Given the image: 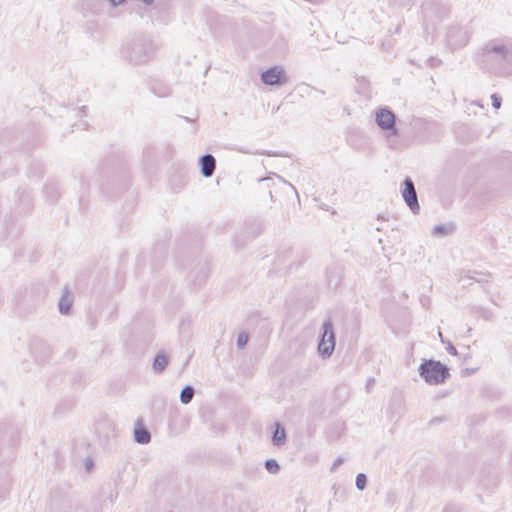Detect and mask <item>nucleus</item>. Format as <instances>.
<instances>
[{
	"label": "nucleus",
	"instance_id": "f257e3e1",
	"mask_svg": "<svg viewBox=\"0 0 512 512\" xmlns=\"http://www.w3.org/2000/svg\"><path fill=\"white\" fill-rule=\"evenodd\" d=\"M480 67L498 77L512 75V45L489 41L482 48Z\"/></svg>",
	"mask_w": 512,
	"mask_h": 512
},
{
	"label": "nucleus",
	"instance_id": "f03ea898",
	"mask_svg": "<svg viewBox=\"0 0 512 512\" xmlns=\"http://www.w3.org/2000/svg\"><path fill=\"white\" fill-rule=\"evenodd\" d=\"M421 378L429 385H440L450 377L449 368L438 360L423 359L418 367Z\"/></svg>",
	"mask_w": 512,
	"mask_h": 512
},
{
	"label": "nucleus",
	"instance_id": "7ed1b4c3",
	"mask_svg": "<svg viewBox=\"0 0 512 512\" xmlns=\"http://www.w3.org/2000/svg\"><path fill=\"white\" fill-rule=\"evenodd\" d=\"M154 48L150 40L143 37L129 42L122 50L123 56L134 64H142L152 57Z\"/></svg>",
	"mask_w": 512,
	"mask_h": 512
},
{
	"label": "nucleus",
	"instance_id": "20e7f679",
	"mask_svg": "<svg viewBox=\"0 0 512 512\" xmlns=\"http://www.w3.org/2000/svg\"><path fill=\"white\" fill-rule=\"evenodd\" d=\"M336 336L332 320H325L321 327L320 340L318 343V354L323 358H329L335 349Z\"/></svg>",
	"mask_w": 512,
	"mask_h": 512
},
{
	"label": "nucleus",
	"instance_id": "39448f33",
	"mask_svg": "<svg viewBox=\"0 0 512 512\" xmlns=\"http://www.w3.org/2000/svg\"><path fill=\"white\" fill-rule=\"evenodd\" d=\"M396 120L395 113L388 107H381L375 113L376 124L387 138L399 136Z\"/></svg>",
	"mask_w": 512,
	"mask_h": 512
},
{
	"label": "nucleus",
	"instance_id": "423d86ee",
	"mask_svg": "<svg viewBox=\"0 0 512 512\" xmlns=\"http://www.w3.org/2000/svg\"><path fill=\"white\" fill-rule=\"evenodd\" d=\"M422 13L425 22L435 20H442L449 15V8L436 0H426L422 4Z\"/></svg>",
	"mask_w": 512,
	"mask_h": 512
},
{
	"label": "nucleus",
	"instance_id": "0eeeda50",
	"mask_svg": "<svg viewBox=\"0 0 512 512\" xmlns=\"http://www.w3.org/2000/svg\"><path fill=\"white\" fill-rule=\"evenodd\" d=\"M401 195L406 205L414 214H418L420 211V205L418 202L417 192L413 180L410 177H406L401 184Z\"/></svg>",
	"mask_w": 512,
	"mask_h": 512
},
{
	"label": "nucleus",
	"instance_id": "6e6552de",
	"mask_svg": "<svg viewBox=\"0 0 512 512\" xmlns=\"http://www.w3.org/2000/svg\"><path fill=\"white\" fill-rule=\"evenodd\" d=\"M261 81L268 86H282L288 79L281 66H273L261 73Z\"/></svg>",
	"mask_w": 512,
	"mask_h": 512
},
{
	"label": "nucleus",
	"instance_id": "1a4fd4ad",
	"mask_svg": "<svg viewBox=\"0 0 512 512\" xmlns=\"http://www.w3.org/2000/svg\"><path fill=\"white\" fill-rule=\"evenodd\" d=\"M447 43L453 48H460L469 41L468 32L461 26H451L446 33Z\"/></svg>",
	"mask_w": 512,
	"mask_h": 512
},
{
	"label": "nucleus",
	"instance_id": "9d476101",
	"mask_svg": "<svg viewBox=\"0 0 512 512\" xmlns=\"http://www.w3.org/2000/svg\"><path fill=\"white\" fill-rule=\"evenodd\" d=\"M200 172L202 176L211 177L216 168V160L212 154H204L199 158Z\"/></svg>",
	"mask_w": 512,
	"mask_h": 512
},
{
	"label": "nucleus",
	"instance_id": "9b49d317",
	"mask_svg": "<svg viewBox=\"0 0 512 512\" xmlns=\"http://www.w3.org/2000/svg\"><path fill=\"white\" fill-rule=\"evenodd\" d=\"M134 441L139 444H148L151 441V434L140 419L135 424Z\"/></svg>",
	"mask_w": 512,
	"mask_h": 512
},
{
	"label": "nucleus",
	"instance_id": "f8f14e48",
	"mask_svg": "<svg viewBox=\"0 0 512 512\" xmlns=\"http://www.w3.org/2000/svg\"><path fill=\"white\" fill-rule=\"evenodd\" d=\"M263 223L257 218H249L245 222V233L248 234V238H254L263 231Z\"/></svg>",
	"mask_w": 512,
	"mask_h": 512
},
{
	"label": "nucleus",
	"instance_id": "ddd939ff",
	"mask_svg": "<svg viewBox=\"0 0 512 512\" xmlns=\"http://www.w3.org/2000/svg\"><path fill=\"white\" fill-rule=\"evenodd\" d=\"M169 364V356L164 351H159L154 359L152 368L156 374L162 373Z\"/></svg>",
	"mask_w": 512,
	"mask_h": 512
},
{
	"label": "nucleus",
	"instance_id": "4468645a",
	"mask_svg": "<svg viewBox=\"0 0 512 512\" xmlns=\"http://www.w3.org/2000/svg\"><path fill=\"white\" fill-rule=\"evenodd\" d=\"M326 276L328 284L337 287L341 283L342 268L338 265H333L327 269Z\"/></svg>",
	"mask_w": 512,
	"mask_h": 512
},
{
	"label": "nucleus",
	"instance_id": "2eb2a0df",
	"mask_svg": "<svg viewBox=\"0 0 512 512\" xmlns=\"http://www.w3.org/2000/svg\"><path fill=\"white\" fill-rule=\"evenodd\" d=\"M72 307V298L70 297L67 287L64 288L63 294L58 302V310L62 315H69Z\"/></svg>",
	"mask_w": 512,
	"mask_h": 512
},
{
	"label": "nucleus",
	"instance_id": "dca6fc26",
	"mask_svg": "<svg viewBox=\"0 0 512 512\" xmlns=\"http://www.w3.org/2000/svg\"><path fill=\"white\" fill-rule=\"evenodd\" d=\"M286 442V431L284 427L276 422L272 433V443L274 446L280 447Z\"/></svg>",
	"mask_w": 512,
	"mask_h": 512
},
{
	"label": "nucleus",
	"instance_id": "f3484780",
	"mask_svg": "<svg viewBox=\"0 0 512 512\" xmlns=\"http://www.w3.org/2000/svg\"><path fill=\"white\" fill-rule=\"evenodd\" d=\"M195 394V388L192 385H185L180 392V401L182 404H189Z\"/></svg>",
	"mask_w": 512,
	"mask_h": 512
},
{
	"label": "nucleus",
	"instance_id": "a211bd4d",
	"mask_svg": "<svg viewBox=\"0 0 512 512\" xmlns=\"http://www.w3.org/2000/svg\"><path fill=\"white\" fill-rule=\"evenodd\" d=\"M454 226L452 224H439L434 226L432 234L438 237H444L453 232Z\"/></svg>",
	"mask_w": 512,
	"mask_h": 512
},
{
	"label": "nucleus",
	"instance_id": "6ab92c4d",
	"mask_svg": "<svg viewBox=\"0 0 512 512\" xmlns=\"http://www.w3.org/2000/svg\"><path fill=\"white\" fill-rule=\"evenodd\" d=\"M264 467L270 474H277L280 471V465L275 459H268L264 463Z\"/></svg>",
	"mask_w": 512,
	"mask_h": 512
},
{
	"label": "nucleus",
	"instance_id": "aec40b11",
	"mask_svg": "<svg viewBox=\"0 0 512 512\" xmlns=\"http://www.w3.org/2000/svg\"><path fill=\"white\" fill-rule=\"evenodd\" d=\"M44 192L50 201L57 200V198L59 196V193H58L56 187L52 184L45 185Z\"/></svg>",
	"mask_w": 512,
	"mask_h": 512
},
{
	"label": "nucleus",
	"instance_id": "412c9836",
	"mask_svg": "<svg viewBox=\"0 0 512 512\" xmlns=\"http://www.w3.org/2000/svg\"><path fill=\"white\" fill-rule=\"evenodd\" d=\"M368 479L366 474L358 473L355 480L356 488L363 491L367 487Z\"/></svg>",
	"mask_w": 512,
	"mask_h": 512
},
{
	"label": "nucleus",
	"instance_id": "4be33fe9",
	"mask_svg": "<svg viewBox=\"0 0 512 512\" xmlns=\"http://www.w3.org/2000/svg\"><path fill=\"white\" fill-rule=\"evenodd\" d=\"M249 341V334L247 332H240L237 337V347L244 349Z\"/></svg>",
	"mask_w": 512,
	"mask_h": 512
},
{
	"label": "nucleus",
	"instance_id": "5701e85b",
	"mask_svg": "<svg viewBox=\"0 0 512 512\" xmlns=\"http://www.w3.org/2000/svg\"><path fill=\"white\" fill-rule=\"evenodd\" d=\"M152 91L158 97H165V96H168L170 94V90L166 86L160 87L159 89H157L156 86H153L152 87Z\"/></svg>",
	"mask_w": 512,
	"mask_h": 512
},
{
	"label": "nucleus",
	"instance_id": "b1692460",
	"mask_svg": "<svg viewBox=\"0 0 512 512\" xmlns=\"http://www.w3.org/2000/svg\"><path fill=\"white\" fill-rule=\"evenodd\" d=\"M492 106L495 109H499L502 104V97L497 93L491 95Z\"/></svg>",
	"mask_w": 512,
	"mask_h": 512
},
{
	"label": "nucleus",
	"instance_id": "393cba45",
	"mask_svg": "<svg viewBox=\"0 0 512 512\" xmlns=\"http://www.w3.org/2000/svg\"><path fill=\"white\" fill-rule=\"evenodd\" d=\"M476 275H481V273L477 272V271L469 272V274L467 276L461 277V281H465L466 279H468V280H474L475 282L481 283L483 280L476 278Z\"/></svg>",
	"mask_w": 512,
	"mask_h": 512
},
{
	"label": "nucleus",
	"instance_id": "a878e982",
	"mask_svg": "<svg viewBox=\"0 0 512 512\" xmlns=\"http://www.w3.org/2000/svg\"><path fill=\"white\" fill-rule=\"evenodd\" d=\"M343 463H344V458L343 457L336 458L335 461L332 464V467H331L330 471L334 472Z\"/></svg>",
	"mask_w": 512,
	"mask_h": 512
},
{
	"label": "nucleus",
	"instance_id": "bb28decb",
	"mask_svg": "<svg viewBox=\"0 0 512 512\" xmlns=\"http://www.w3.org/2000/svg\"><path fill=\"white\" fill-rule=\"evenodd\" d=\"M446 343H447V347H446L447 352L450 355L456 356L458 354V352H457V349L455 348V346L450 341H447Z\"/></svg>",
	"mask_w": 512,
	"mask_h": 512
},
{
	"label": "nucleus",
	"instance_id": "cd10ccee",
	"mask_svg": "<svg viewBox=\"0 0 512 512\" xmlns=\"http://www.w3.org/2000/svg\"><path fill=\"white\" fill-rule=\"evenodd\" d=\"M375 382H376V381H375V379H374V378H369V379H368V381H367V383H366V390H367V392H370V391L373 389V387H374V385H375Z\"/></svg>",
	"mask_w": 512,
	"mask_h": 512
},
{
	"label": "nucleus",
	"instance_id": "c85d7f7f",
	"mask_svg": "<svg viewBox=\"0 0 512 512\" xmlns=\"http://www.w3.org/2000/svg\"><path fill=\"white\" fill-rule=\"evenodd\" d=\"M391 406L397 408L400 411L401 406H402L401 400L400 399L393 400L391 403Z\"/></svg>",
	"mask_w": 512,
	"mask_h": 512
},
{
	"label": "nucleus",
	"instance_id": "c756f323",
	"mask_svg": "<svg viewBox=\"0 0 512 512\" xmlns=\"http://www.w3.org/2000/svg\"><path fill=\"white\" fill-rule=\"evenodd\" d=\"M92 465H93V461H92V459H87V460H86V463H85V466H86L87 470H90V468L92 467Z\"/></svg>",
	"mask_w": 512,
	"mask_h": 512
},
{
	"label": "nucleus",
	"instance_id": "7c9ffc66",
	"mask_svg": "<svg viewBox=\"0 0 512 512\" xmlns=\"http://www.w3.org/2000/svg\"><path fill=\"white\" fill-rule=\"evenodd\" d=\"M442 419L439 418V417H436V418H433L431 421H430V424H433V423H437L439 421H441Z\"/></svg>",
	"mask_w": 512,
	"mask_h": 512
},
{
	"label": "nucleus",
	"instance_id": "2f4dec72",
	"mask_svg": "<svg viewBox=\"0 0 512 512\" xmlns=\"http://www.w3.org/2000/svg\"><path fill=\"white\" fill-rule=\"evenodd\" d=\"M439 337H440L442 343H446V341L443 339V335H442L441 331H439Z\"/></svg>",
	"mask_w": 512,
	"mask_h": 512
},
{
	"label": "nucleus",
	"instance_id": "473e14b6",
	"mask_svg": "<svg viewBox=\"0 0 512 512\" xmlns=\"http://www.w3.org/2000/svg\"><path fill=\"white\" fill-rule=\"evenodd\" d=\"M81 112H82L84 115H86V106H83V107L81 108Z\"/></svg>",
	"mask_w": 512,
	"mask_h": 512
},
{
	"label": "nucleus",
	"instance_id": "72a5a7b5",
	"mask_svg": "<svg viewBox=\"0 0 512 512\" xmlns=\"http://www.w3.org/2000/svg\"><path fill=\"white\" fill-rule=\"evenodd\" d=\"M270 180H271V178H261V179H259L260 182H262V181H270Z\"/></svg>",
	"mask_w": 512,
	"mask_h": 512
},
{
	"label": "nucleus",
	"instance_id": "f704fd0d",
	"mask_svg": "<svg viewBox=\"0 0 512 512\" xmlns=\"http://www.w3.org/2000/svg\"><path fill=\"white\" fill-rule=\"evenodd\" d=\"M316 91H317L318 93H320V95L325 94V92H324L323 90L316 89Z\"/></svg>",
	"mask_w": 512,
	"mask_h": 512
},
{
	"label": "nucleus",
	"instance_id": "c9c22d12",
	"mask_svg": "<svg viewBox=\"0 0 512 512\" xmlns=\"http://www.w3.org/2000/svg\"><path fill=\"white\" fill-rule=\"evenodd\" d=\"M265 154H266V155H268V156H271V155H272V153H270V152H267V153H265ZM273 155H275V154L273 153Z\"/></svg>",
	"mask_w": 512,
	"mask_h": 512
}]
</instances>
